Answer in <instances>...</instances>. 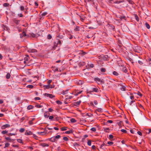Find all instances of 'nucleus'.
I'll list each match as a JSON object with an SVG mask.
<instances>
[{
    "label": "nucleus",
    "mask_w": 151,
    "mask_h": 151,
    "mask_svg": "<svg viewBox=\"0 0 151 151\" xmlns=\"http://www.w3.org/2000/svg\"><path fill=\"white\" fill-rule=\"evenodd\" d=\"M63 41L62 40H60L59 39V38H57V41L56 42H55L54 43V47H53V49H55V47H57L58 46L60 47Z\"/></svg>",
    "instance_id": "nucleus-1"
},
{
    "label": "nucleus",
    "mask_w": 151,
    "mask_h": 151,
    "mask_svg": "<svg viewBox=\"0 0 151 151\" xmlns=\"http://www.w3.org/2000/svg\"><path fill=\"white\" fill-rule=\"evenodd\" d=\"M100 58L103 60L107 61L109 60V56L107 55H102L100 56Z\"/></svg>",
    "instance_id": "nucleus-2"
},
{
    "label": "nucleus",
    "mask_w": 151,
    "mask_h": 151,
    "mask_svg": "<svg viewBox=\"0 0 151 151\" xmlns=\"http://www.w3.org/2000/svg\"><path fill=\"white\" fill-rule=\"evenodd\" d=\"M107 26L108 27H109V29H112L114 31L115 29V27L114 25L111 24H108Z\"/></svg>",
    "instance_id": "nucleus-3"
},
{
    "label": "nucleus",
    "mask_w": 151,
    "mask_h": 151,
    "mask_svg": "<svg viewBox=\"0 0 151 151\" xmlns=\"http://www.w3.org/2000/svg\"><path fill=\"white\" fill-rule=\"evenodd\" d=\"M10 125L9 124H5L2 125L1 126V128L2 129H4L6 128L9 127H10Z\"/></svg>",
    "instance_id": "nucleus-4"
},
{
    "label": "nucleus",
    "mask_w": 151,
    "mask_h": 151,
    "mask_svg": "<svg viewBox=\"0 0 151 151\" xmlns=\"http://www.w3.org/2000/svg\"><path fill=\"white\" fill-rule=\"evenodd\" d=\"M44 95L45 96L49 97L50 98H52L55 97V96L52 95V94L48 93H45Z\"/></svg>",
    "instance_id": "nucleus-5"
},
{
    "label": "nucleus",
    "mask_w": 151,
    "mask_h": 151,
    "mask_svg": "<svg viewBox=\"0 0 151 151\" xmlns=\"http://www.w3.org/2000/svg\"><path fill=\"white\" fill-rule=\"evenodd\" d=\"M13 22L16 25H18L20 22L19 20H17L16 18H14L13 19Z\"/></svg>",
    "instance_id": "nucleus-6"
},
{
    "label": "nucleus",
    "mask_w": 151,
    "mask_h": 151,
    "mask_svg": "<svg viewBox=\"0 0 151 151\" xmlns=\"http://www.w3.org/2000/svg\"><path fill=\"white\" fill-rule=\"evenodd\" d=\"M94 80L96 81H98L99 82H101L102 83H104V81L103 79L101 80L99 78H94Z\"/></svg>",
    "instance_id": "nucleus-7"
},
{
    "label": "nucleus",
    "mask_w": 151,
    "mask_h": 151,
    "mask_svg": "<svg viewBox=\"0 0 151 151\" xmlns=\"http://www.w3.org/2000/svg\"><path fill=\"white\" fill-rule=\"evenodd\" d=\"M48 140L51 142H54L55 141V139L54 137H52L51 138H48Z\"/></svg>",
    "instance_id": "nucleus-8"
},
{
    "label": "nucleus",
    "mask_w": 151,
    "mask_h": 151,
    "mask_svg": "<svg viewBox=\"0 0 151 151\" xmlns=\"http://www.w3.org/2000/svg\"><path fill=\"white\" fill-rule=\"evenodd\" d=\"M40 145L42 146L43 147H48L49 145L48 144L45 143H40Z\"/></svg>",
    "instance_id": "nucleus-9"
},
{
    "label": "nucleus",
    "mask_w": 151,
    "mask_h": 151,
    "mask_svg": "<svg viewBox=\"0 0 151 151\" xmlns=\"http://www.w3.org/2000/svg\"><path fill=\"white\" fill-rule=\"evenodd\" d=\"M47 114H50L48 113V111L45 112V113L44 116L45 118H48L49 117V116L47 115Z\"/></svg>",
    "instance_id": "nucleus-10"
},
{
    "label": "nucleus",
    "mask_w": 151,
    "mask_h": 151,
    "mask_svg": "<svg viewBox=\"0 0 151 151\" xmlns=\"http://www.w3.org/2000/svg\"><path fill=\"white\" fill-rule=\"evenodd\" d=\"M81 100H80L76 102L75 103H74L75 104H74V105L77 106H79L80 105L81 103Z\"/></svg>",
    "instance_id": "nucleus-11"
},
{
    "label": "nucleus",
    "mask_w": 151,
    "mask_h": 151,
    "mask_svg": "<svg viewBox=\"0 0 151 151\" xmlns=\"http://www.w3.org/2000/svg\"><path fill=\"white\" fill-rule=\"evenodd\" d=\"M28 52H37V50L35 49H29L28 50Z\"/></svg>",
    "instance_id": "nucleus-12"
},
{
    "label": "nucleus",
    "mask_w": 151,
    "mask_h": 151,
    "mask_svg": "<svg viewBox=\"0 0 151 151\" xmlns=\"http://www.w3.org/2000/svg\"><path fill=\"white\" fill-rule=\"evenodd\" d=\"M2 27L4 30H8V29H9L7 26L4 25V24L2 25Z\"/></svg>",
    "instance_id": "nucleus-13"
},
{
    "label": "nucleus",
    "mask_w": 151,
    "mask_h": 151,
    "mask_svg": "<svg viewBox=\"0 0 151 151\" xmlns=\"http://www.w3.org/2000/svg\"><path fill=\"white\" fill-rule=\"evenodd\" d=\"M77 14L80 17V18L81 20V21H83V20H84V17L83 14L82 15L81 14V15H79V14Z\"/></svg>",
    "instance_id": "nucleus-14"
},
{
    "label": "nucleus",
    "mask_w": 151,
    "mask_h": 151,
    "mask_svg": "<svg viewBox=\"0 0 151 151\" xmlns=\"http://www.w3.org/2000/svg\"><path fill=\"white\" fill-rule=\"evenodd\" d=\"M32 132L30 131H29L28 132H26L25 133V135H29L32 134Z\"/></svg>",
    "instance_id": "nucleus-15"
},
{
    "label": "nucleus",
    "mask_w": 151,
    "mask_h": 151,
    "mask_svg": "<svg viewBox=\"0 0 151 151\" xmlns=\"http://www.w3.org/2000/svg\"><path fill=\"white\" fill-rule=\"evenodd\" d=\"M73 131L72 130H70L69 131H68L65 132V133L66 134H70V133H73Z\"/></svg>",
    "instance_id": "nucleus-16"
},
{
    "label": "nucleus",
    "mask_w": 151,
    "mask_h": 151,
    "mask_svg": "<svg viewBox=\"0 0 151 151\" xmlns=\"http://www.w3.org/2000/svg\"><path fill=\"white\" fill-rule=\"evenodd\" d=\"M63 37V36L62 35H61L60 34L57 35L56 36L57 38H59L60 39H62Z\"/></svg>",
    "instance_id": "nucleus-17"
},
{
    "label": "nucleus",
    "mask_w": 151,
    "mask_h": 151,
    "mask_svg": "<svg viewBox=\"0 0 151 151\" xmlns=\"http://www.w3.org/2000/svg\"><path fill=\"white\" fill-rule=\"evenodd\" d=\"M119 18L121 19H124V20H126V17L124 15H120Z\"/></svg>",
    "instance_id": "nucleus-18"
},
{
    "label": "nucleus",
    "mask_w": 151,
    "mask_h": 151,
    "mask_svg": "<svg viewBox=\"0 0 151 151\" xmlns=\"http://www.w3.org/2000/svg\"><path fill=\"white\" fill-rule=\"evenodd\" d=\"M99 92V90L97 88H92V92Z\"/></svg>",
    "instance_id": "nucleus-19"
},
{
    "label": "nucleus",
    "mask_w": 151,
    "mask_h": 151,
    "mask_svg": "<svg viewBox=\"0 0 151 151\" xmlns=\"http://www.w3.org/2000/svg\"><path fill=\"white\" fill-rule=\"evenodd\" d=\"M34 107V106L31 105H29L27 107V109L28 110H30L31 109H33Z\"/></svg>",
    "instance_id": "nucleus-20"
},
{
    "label": "nucleus",
    "mask_w": 151,
    "mask_h": 151,
    "mask_svg": "<svg viewBox=\"0 0 151 151\" xmlns=\"http://www.w3.org/2000/svg\"><path fill=\"white\" fill-rule=\"evenodd\" d=\"M5 139L9 142H11V139L10 137H5Z\"/></svg>",
    "instance_id": "nucleus-21"
},
{
    "label": "nucleus",
    "mask_w": 151,
    "mask_h": 151,
    "mask_svg": "<svg viewBox=\"0 0 151 151\" xmlns=\"http://www.w3.org/2000/svg\"><path fill=\"white\" fill-rule=\"evenodd\" d=\"M43 87L45 88V89H48L50 88V86L48 85H45L43 86Z\"/></svg>",
    "instance_id": "nucleus-22"
},
{
    "label": "nucleus",
    "mask_w": 151,
    "mask_h": 151,
    "mask_svg": "<svg viewBox=\"0 0 151 151\" xmlns=\"http://www.w3.org/2000/svg\"><path fill=\"white\" fill-rule=\"evenodd\" d=\"M70 121L72 123H75L77 121L74 118H72L70 119Z\"/></svg>",
    "instance_id": "nucleus-23"
},
{
    "label": "nucleus",
    "mask_w": 151,
    "mask_h": 151,
    "mask_svg": "<svg viewBox=\"0 0 151 151\" xmlns=\"http://www.w3.org/2000/svg\"><path fill=\"white\" fill-rule=\"evenodd\" d=\"M10 74L9 73H8L6 76V78L7 79H9L10 78Z\"/></svg>",
    "instance_id": "nucleus-24"
},
{
    "label": "nucleus",
    "mask_w": 151,
    "mask_h": 151,
    "mask_svg": "<svg viewBox=\"0 0 151 151\" xmlns=\"http://www.w3.org/2000/svg\"><path fill=\"white\" fill-rule=\"evenodd\" d=\"M17 141L19 143H22V144L23 143V142L22 141V139H17Z\"/></svg>",
    "instance_id": "nucleus-25"
},
{
    "label": "nucleus",
    "mask_w": 151,
    "mask_h": 151,
    "mask_svg": "<svg viewBox=\"0 0 151 151\" xmlns=\"http://www.w3.org/2000/svg\"><path fill=\"white\" fill-rule=\"evenodd\" d=\"M122 71L125 73H126L127 72V69L126 68H124L122 69Z\"/></svg>",
    "instance_id": "nucleus-26"
},
{
    "label": "nucleus",
    "mask_w": 151,
    "mask_h": 151,
    "mask_svg": "<svg viewBox=\"0 0 151 151\" xmlns=\"http://www.w3.org/2000/svg\"><path fill=\"white\" fill-rule=\"evenodd\" d=\"M147 62H149V64L150 65L151 64V58H148V59L146 60Z\"/></svg>",
    "instance_id": "nucleus-27"
},
{
    "label": "nucleus",
    "mask_w": 151,
    "mask_h": 151,
    "mask_svg": "<svg viewBox=\"0 0 151 151\" xmlns=\"http://www.w3.org/2000/svg\"><path fill=\"white\" fill-rule=\"evenodd\" d=\"M145 25L146 27L148 29H149L150 28V26L149 24L147 23H145Z\"/></svg>",
    "instance_id": "nucleus-28"
},
{
    "label": "nucleus",
    "mask_w": 151,
    "mask_h": 151,
    "mask_svg": "<svg viewBox=\"0 0 151 151\" xmlns=\"http://www.w3.org/2000/svg\"><path fill=\"white\" fill-rule=\"evenodd\" d=\"M113 74L116 76H118L119 75V74L116 71H114L113 72Z\"/></svg>",
    "instance_id": "nucleus-29"
},
{
    "label": "nucleus",
    "mask_w": 151,
    "mask_h": 151,
    "mask_svg": "<svg viewBox=\"0 0 151 151\" xmlns=\"http://www.w3.org/2000/svg\"><path fill=\"white\" fill-rule=\"evenodd\" d=\"M102 73H104L106 72V69L104 68H102L100 69Z\"/></svg>",
    "instance_id": "nucleus-30"
},
{
    "label": "nucleus",
    "mask_w": 151,
    "mask_h": 151,
    "mask_svg": "<svg viewBox=\"0 0 151 151\" xmlns=\"http://www.w3.org/2000/svg\"><path fill=\"white\" fill-rule=\"evenodd\" d=\"M16 134L15 133H9V134H7V135L9 136H10L12 135H16Z\"/></svg>",
    "instance_id": "nucleus-31"
},
{
    "label": "nucleus",
    "mask_w": 151,
    "mask_h": 151,
    "mask_svg": "<svg viewBox=\"0 0 151 151\" xmlns=\"http://www.w3.org/2000/svg\"><path fill=\"white\" fill-rule=\"evenodd\" d=\"M30 35H31V37L32 36L33 37H36V35L35 34H34L32 32L30 33Z\"/></svg>",
    "instance_id": "nucleus-32"
},
{
    "label": "nucleus",
    "mask_w": 151,
    "mask_h": 151,
    "mask_svg": "<svg viewBox=\"0 0 151 151\" xmlns=\"http://www.w3.org/2000/svg\"><path fill=\"white\" fill-rule=\"evenodd\" d=\"M33 87V86L32 85H28L27 86V87L30 88H32Z\"/></svg>",
    "instance_id": "nucleus-33"
},
{
    "label": "nucleus",
    "mask_w": 151,
    "mask_h": 151,
    "mask_svg": "<svg viewBox=\"0 0 151 151\" xmlns=\"http://www.w3.org/2000/svg\"><path fill=\"white\" fill-rule=\"evenodd\" d=\"M135 18L136 19V20L138 22L139 21V18L138 16L136 14L135 15Z\"/></svg>",
    "instance_id": "nucleus-34"
},
{
    "label": "nucleus",
    "mask_w": 151,
    "mask_h": 151,
    "mask_svg": "<svg viewBox=\"0 0 151 151\" xmlns=\"http://www.w3.org/2000/svg\"><path fill=\"white\" fill-rule=\"evenodd\" d=\"M75 31H79L80 30L79 27L78 26H76V28L74 29Z\"/></svg>",
    "instance_id": "nucleus-35"
},
{
    "label": "nucleus",
    "mask_w": 151,
    "mask_h": 151,
    "mask_svg": "<svg viewBox=\"0 0 151 151\" xmlns=\"http://www.w3.org/2000/svg\"><path fill=\"white\" fill-rule=\"evenodd\" d=\"M109 128H104V131L106 132H109Z\"/></svg>",
    "instance_id": "nucleus-36"
},
{
    "label": "nucleus",
    "mask_w": 151,
    "mask_h": 151,
    "mask_svg": "<svg viewBox=\"0 0 151 151\" xmlns=\"http://www.w3.org/2000/svg\"><path fill=\"white\" fill-rule=\"evenodd\" d=\"M96 110L100 112H101L102 111V109L101 108H98Z\"/></svg>",
    "instance_id": "nucleus-37"
},
{
    "label": "nucleus",
    "mask_w": 151,
    "mask_h": 151,
    "mask_svg": "<svg viewBox=\"0 0 151 151\" xmlns=\"http://www.w3.org/2000/svg\"><path fill=\"white\" fill-rule=\"evenodd\" d=\"M121 90L122 91H125L126 90V88L124 86H123L121 88Z\"/></svg>",
    "instance_id": "nucleus-38"
},
{
    "label": "nucleus",
    "mask_w": 151,
    "mask_h": 151,
    "mask_svg": "<svg viewBox=\"0 0 151 151\" xmlns=\"http://www.w3.org/2000/svg\"><path fill=\"white\" fill-rule=\"evenodd\" d=\"M91 140H88L87 142V144L88 146H91Z\"/></svg>",
    "instance_id": "nucleus-39"
},
{
    "label": "nucleus",
    "mask_w": 151,
    "mask_h": 151,
    "mask_svg": "<svg viewBox=\"0 0 151 151\" xmlns=\"http://www.w3.org/2000/svg\"><path fill=\"white\" fill-rule=\"evenodd\" d=\"M123 2L122 1H114V3H115V4H119L121 2Z\"/></svg>",
    "instance_id": "nucleus-40"
},
{
    "label": "nucleus",
    "mask_w": 151,
    "mask_h": 151,
    "mask_svg": "<svg viewBox=\"0 0 151 151\" xmlns=\"http://www.w3.org/2000/svg\"><path fill=\"white\" fill-rule=\"evenodd\" d=\"M25 130V129L24 128H21L19 130V131L21 132L22 133Z\"/></svg>",
    "instance_id": "nucleus-41"
},
{
    "label": "nucleus",
    "mask_w": 151,
    "mask_h": 151,
    "mask_svg": "<svg viewBox=\"0 0 151 151\" xmlns=\"http://www.w3.org/2000/svg\"><path fill=\"white\" fill-rule=\"evenodd\" d=\"M104 145L106 146V145H105V143L104 142L102 145H101V146L100 147V148H101V149H104V148H103L102 147L103 146H104Z\"/></svg>",
    "instance_id": "nucleus-42"
},
{
    "label": "nucleus",
    "mask_w": 151,
    "mask_h": 151,
    "mask_svg": "<svg viewBox=\"0 0 151 151\" xmlns=\"http://www.w3.org/2000/svg\"><path fill=\"white\" fill-rule=\"evenodd\" d=\"M68 90H67L65 91H63L62 94L63 95H65L67 93Z\"/></svg>",
    "instance_id": "nucleus-43"
},
{
    "label": "nucleus",
    "mask_w": 151,
    "mask_h": 151,
    "mask_svg": "<svg viewBox=\"0 0 151 151\" xmlns=\"http://www.w3.org/2000/svg\"><path fill=\"white\" fill-rule=\"evenodd\" d=\"M56 103L59 105H61L62 104V102L59 100L56 101Z\"/></svg>",
    "instance_id": "nucleus-44"
},
{
    "label": "nucleus",
    "mask_w": 151,
    "mask_h": 151,
    "mask_svg": "<svg viewBox=\"0 0 151 151\" xmlns=\"http://www.w3.org/2000/svg\"><path fill=\"white\" fill-rule=\"evenodd\" d=\"M8 131L6 130H3L1 132V134H4L7 133Z\"/></svg>",
    "instance_id": "nucleus-45"
},
{
    "label": "nucleus",
    "mask_w": 151,
    "mask_h": 151,
    "mask_svg": "<svg viewBox=\"0 0 151 151\" xmlns=\"http://www.w3.org/2000/svg\"><path fill=\"white\" fill-rule=\"evenodd\" d=\"M67 127H64L63 128H62L61 129L62 131H65L67 130Z\"/></svg>",
    "instance_id": "nucleus-46"
},
{
    "label": "nucleus",
    "mask_w": 151,
    "mask_h": 151,
    "mask_svg": "<svg viewBox=\"0 0 151 151\" xmlns=\"http://www.w3.org/2000/svg\"><path fill=\"white\" fill-rule=\"evenodd\" d=\"M52 36L50 34H49L47 36V38L48 39L50 40L52 38Z\"/></svg>",
    "instance_id": "nucleus-47"
},
{
    "label": "nucleus",
    "mask_w": 151,
    "mask_h": 151,
    "mask_svg": "<svg viewBox=\"0 0 151 151\" xmlns=\"http://www.w3.org/2000/svg\"><path fill=\"white\" fill-rule=\"evenodd\" d=\"M91 130L92 131H93L94 132H95L96 131V129L95 127H92L91 128Z\"/></svg>",
    "instance_id": "nucleus-48"
},
{
    "label": "nucleus",
    "mask_w": 151,
    "mask_h": 151,
    "mask_svg": "<svg viewBox=\"0 0 151 151\" xmlns=\"http://www.w3.org/2000/svg\"><path fill=\"white\" fill-rule=\"evenodd\" d=\"M129 4H134L132 0H127Z\"/></svg>",
    "instance_id": "nucleus-49"
},
{
    "label": "nucleus",
    "mask_w": 151,
    "mask_h": 151,
    "mask_svg": "<svg viewBox=\"0 0 151 151\" xmlns=\"http://www.w3.org/2000/svg\"><path fill=\"white\" fill-rule=\"evenodd\" d=\"M63 139L65 141H68L69 140L68 138L66 137H63Z\"/></svg>",
    "instance_id": "nucleus-50"
},
{
    "label": "nucleus",
    "mask_w": 151,
    "mask_h": 151,
    "mask_svg": "<svg viewBox=\"0 0 151 151\" xmlns=\"http://www.w3.org/2000/svg\"><path fill=\"white\" fill-rule=\"evenodd\" d=\"M37 133L39 134H40L41 135H43L44 134V132H37Z\"/></svg>",
    "instance_id": "nucleus-51"
},
{
    "label": "nucleus",
    "mask_w": 151,
    "mask_h": 151,
    "mask_svg": "<svg viewBox=\"0 0 151 151\" xmlns=\"http://www.w3.org/2000/svg\"><path fill=\"white\" fill-rule=\"evenodd\" d=\"M9 4L7 3H4L3 4V6L4 7H7L9 6Z\"/></svg>",
    "instance_id": "nucleus-52"
},
{
    "label": "nucleus",
    "mask_w": 151,
    "mask_h": 151,
    "mask_svg": "<svg viewBox=\"0 0 151 151\" xmlns=\"http://www.w3.org/2000/svg\"><path fill=\"white\" fill-rule=\"evenodd\" d=\"M23 35V37H26L27 36V35H26L25 32H24V31H23L22 33Z\"/></svg>",
    "instance_id": "nucleus-53"
},
{
    "label": "nucleus",
    "mask_w": 151,
    "mask_h": 151,
    "mask_svg": "<svg viewBox=\"0 0 151 151\" xmlns=\"http://www.w3.org/2000/svg\"><path fill=\"white\" fill-rule=\"evenodd\" d=\"M10 145L9 143H6L5 144V146L4 147V148H5L6 147H8L9 145Z\"/></svg>",
    "instance_id": "nucleus-54"
},
{
    "label": "nucleus",
    "mask_w": 151,
    "mask_h": 151,
    "mask_svg": "<svg viewBox=\"0 0 151 151\" xmlns=\"http://www.w3.org/2000/svg\"><path fill=\"white\" fill-rule=\"evenodd\" d=\"M55 138V139H59L60 138L61 136L60 135H57L55 136H54Z\"/></svg>",
    "instance_id": "nucleus-55"
},
{
    "label": "nucleus",
    "mask_w": 151,
    "mask_h": 151,
    "mask_svg": "<svg viewBox=\"0 0 151 151\" xmlns=\"http://www.w3.org/2000/svg\"><path fill=\"white\" fill-rule=\"evenodd\" d=\"M108 2L110 3H114V1L113 0H109Z\"/></svg>",
    "instance_id": "nucleus-56"
},
{
    "label": "nucleus",
    "mask_w": 151,
    "mask_h": 151,
    "mask_svg": "<svg viewBox=\"0 0 151 151\" xmlns=\"http://www.w3.org/2000/svg\"><path fill=\"white\" fill-rule=\"evenodd\" d=\"M35 106L37 108H40L42 107V106L40 105H36Z\"/></svg>",
    "instance_id": "nucleus-57"
},
{
    "label": "nucleus",
    "mask_w": 151,
    "mask_h": 151,
    "mask_svg": "<svg viewBox=\"0 0 151 151\" xmlns=\"http://www.w3.org/2000/svg\"><path fill=\"white\" fill-rule=\"evenodd\" d=\"M121 131L123 132H124V133H127V131L125 130V129H122L121 130Z\"/></svg>",
    "instance_id": "nucleus-58"
},
{
    "label": "nucleus",
    "mask_w": 151,
    "mask_h": 151,
    "mask_svg": "<svg viewBox=\"0 0 151 151\" xmlns=\"http://www.w3.org/2000/svg\"><path fill=\"white\" fill-rule=\"evenodd\" d=\"M20 9L22 11H23L24 9V7L23 6H21L20 7Z\"/></svg>",
    "instance_id": "nucleus-59"
},
{
    "label": "nucleus",
    "mask_w": 151,
    "mask_h": 151,
    "mask_svg": "<svg viewBox=\"0 0 151 151\" xmlns=\"http://www.w3.org/2000/svg\"><path fill=\"white\" fill-rule=\"evenodd\" d=\"M129 60L132 63H134L133 60L132 59L130 58H128Z\"/></svg>",
    "instance_id": "nucleus-60"
},
{
    "label": "nucleus",
    "mask_w": 151,
    "mask_h": 151,
    "mask_svg": "<svg viewBox=\"0 0 151 151\" xmlns=\"http://www.w3.org/2000/svg\"><path fill=\"white\" fill-rule=\"evenodd\" d=\"M47 12H44L43 13H42L41 15L42 16H45L46 15H47Z\"/></svg>",
    "instance_id": "nucleus-61"
},
{
    "label": "nucleus",
    "mask_w": 151,
    "mask_h": 151,
    "mask_svg": "<svg viewBox=\"0 0 151 151\" xmlns=\"http://www.w3.org/2000/svg\"><path fill=\"white\" fill-rule=\"evenodd\" d=\"M52 81L51 80H48V81H47V83L50 86V83L52 82Z\"/></svg>",
    "instance_id": "nucleus-62"
},
{
    "label": "nucleus",
    "mask_w": 151,
    "mask_h": 151,
    "mask_svg": "<svg viewBox=\"0 0 151 151\" xmlns=\"http://www.w3.org/2000/svg\"><path fill=\"white\" fill-rule=\"evenodd\" d=\"M73 144H74L73 145L74 146H75V147L78 146L79 145L77 142H75Z\"/></svg>",
    "instance_id": "nucleus-63"
},
{
    "label": "nucleus",
    "mask_w": 151,
    "mask_h": 151,
    "mask_svg": "<svg viewBox=\"0 0 151 151\" xmlns=\"http://www.w3.org/2000/svg\"><path fill=\"white\" fill-rule=\"evenodd\" d=\"M49 119H50V120H52L53 119L54 117L53 116H49Z\"/></svg>",
    "instance_id": "nucleus-64"
}]
</instances>
